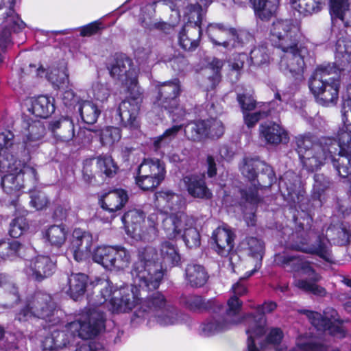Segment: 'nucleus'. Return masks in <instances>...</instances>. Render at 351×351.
I'll return each mask as SVG.
<instances>
[{
    "mask_svg": "<svg viewBox=\"0 0 351 351\" xmlns=\"http://www.w3.org/2000/svg\"><path fill=\"white\" fill-rule=\"evenodd\" d=\"M155 255V250L152 247L140 251L138 258L131 270L132 285L121 287L117 289L108 279L96 278L92 284L99 291L100 298L88 308L98 309L104 315L100 306L110 299L109 310L112 313H128L135 308L134 316L139 317L136 313L146 300H141V292L156 289L163 278L160 267L152 265V261L149 258L152 257L153 259Z\"/></svg>",
    "mask_w": 351,
    "mask_h": 351,
    "instance_id": "f257e3e1",
    "label": "nucleus"
},
{
    "mask_svg": "<svg viewBox=\"0 0 351 351\" xmlns=\"http://www.w3.org/2000/svg\"><path fill=\"white\" fill-rule=\"evenodd\" d=\"M110 75L121 81L128 94L117 110L120 121L130 129L139 127L138 114L142 102V92L138 85V71L132 59L125 54H117L114 60L108 68Z\"/></svg>",
    "mask_w": 351,
    "mask_h": 351,
    "instance_id": "f03ea898",
    "label": "nucleus"
},
{
    "mask_svg": "<svg viewBox=\"0 0 351 351\" xmlns=\"http://www.w3.org/2000/svg\"><path fill=\"white\" fill-rule=\"evenodd\" d=\"M105 328V319L102 312L98 309L86 308L77 320L68 324L67 330L72 333L69 335L64 331H53V335L57 349L65 347L71 342V338L77 337L82 339H90Z\"/></svg>",
    "mask_w": 351,
    "mask_h": 351,
    "instance_id": "7ed1b4c3",
    "label": "nucleus"
},
{
    "mask_svg": "<svg viewBox=\"0 0 351 351\" xmlns=\"http://www.w3.org/2000/svg\"><path fill=\"white\" fill-rule=\"evenodd\" d=\"M308 86L318 103L326 106L335 104L340 86L339 69L330 63L318 66L309 79Z\"/></svg>",
    "mask_w": 351,
    "mask_h": 351,
    "instance_id": "20e7f679",
    "label": "nucleus"
},
{
    "mask_svg": "<svg viewBox=\"0 0 351 351\" xmlns=\"http://www.w3.org/2000/svg\"><path fill=\"white\" fill-rule=\"evenodd\" d=\"M136 315L147 318L151 326L152 321L162 326L178 324L182 322V314L160 292H156L146 298L141 304Z\"/></svg>",
    "mask_w": 351,
    "mask_h": 351,
    "instance_id": "39448f33",
    "label": "nucleus"
},
{
    "mask_svg": "<svg viewBox=\"0 0 351 351\" xmlns=\"http://www.w3.org/2000/svg\"><path fill=\"white\" fill-rule=\"evenodd\" d=\"M316 245H309L301 241L292 245V248L304 253L317 254L324 260L332 262L328 243L337 245H346L351 243L350 230L343 223H337L329 226L325 237H319Z\"/></svg>",
    "mask_w": 351,
    "mask_h": 351,
    "instance_id": "423d86ee",
    "label": "nucleus"
},
{
    "mask_svg": "<svg viewBox=\"0 0 351 351\" xmlns=\"http://www.w3.org/2000/svg\"><path fill=\"white\" fill-rule=\"evenodd\" d=\"M219 306L210 309L212 315L199 325L198 332L202 337H210L223 332L240 322V316L237 315L239 304L234 299L227 302V307L220 302Z\"/></svg>",
    "mask_w": 351,
    "mask_h": 351,
    "instance_id": "0eeeda50",
    "label": "nucleus"
},
{
    "mask_svg": "<svg viewBox=\"0 0 351 351\" xmlns=\"http://www.w3.org/2000/svg\"><path fill=\"white\" fill-rule=\"evenodd\" d=\"M193 217L184 213L167 216L162 219V228L169 239L181 236L185 245L189 247H197L200 244V235L194 227Z\"/></svg>",
    "mask_w": 351,
    "mask_h": 351,
    "instance_id": "6e6552de",
    "label": "nucleus"
},
{
    "mask_svg": "<svg viewBox=\"0 0 351 351\" xmlns=\"http://www.w3.org/2000/svg\"><path fill=\"white\" fill-rule=\"evenodd\" d=\"M145 214L140 210L132 209L126 212L122 217V221L128 234L134 239L149 241L157 234V217L150 215L147 221Z\"/></svg>",
    "mask_w": 351,
    "mask_h": 351,
    "instance_id": "1a4fd4ad",
    "label": "nucleus"
},
{
    "mask_svg": "<svg viewBox=\"0 0 351 351\" xmlns=\"http://www.w3.org/2000/svg\"><path fill=\"white\" fill-rule=\"evenodd\" d=\"M296 144L301 162L308 171L317 170L325 160L330 159L327 146L322 140L319 143H313L310 136H299L296 137Z\"/></svg>",
    "mask_w": 351,
    "mask_h": 351,
    "instance_id": "9d476101",
    "label": "nucleus"
},
{
    "mask_svg": "<svg viewBox=\"0 0 351 351\" xmlns=\"http://www.w3.org/2000/svg\"><path fill=\"white\" fill-rule=\"evenodd\" d=\"M0 169L8 173L1 180L2 187L7 193L16 192L24 187L25 176L34 180H37L36 170L32 167L22 164L14 156H11L10 161H1Z\"/></svg>",
    "mask_w": 351,
    "mask_h": 351,
    "instance_id": "9b49d317",
    "label": "nucleus"
},
{
    "mask_svg": "<svg viewBox=\"0 0 351 351\" xmlns=\"http://www.w3.org/2000/svg\"><path fill=\"white\" fill-rule=\"evenodd\" d=\"M341 116L343 125L337 133L338 141L331 138L322 140L329 154H335L337 152L351 153V84L347 87V98L343 103Z\"/></svg>",
    "mask_w": 351,
    "mask_h": 351,
    "instance_id": "f8f14e48",
    "label": "nucleus"
},
{
    "mask_svg": "<svg viewBox=\"0 0 351 351\" xmlns=\"http://www.w3.org/2000/svg\"><path fill=\"white\" fill-rule=\"evenodd\" d=\"M93 258L107 269L122 271L129 267L132 255L121 245H101L94 250Z\"/></svg>",
    "mask_w": 351,
    "mask_h": 351,
    "instance_id": "ddd939ff",
    "label": "nucleus"
},
{
    "mask_svg": "<svg viewBox=\"0 0 351 351\" xmlns=\"http://www.w3.org/2000/svg\"><path fill=\"white\" fill-rule=\"evenodd\" d=\"M55 311V304L51 295L38 291L27 299L25 306L17 315V319L20 322L25 321L33 316L55 324V320L51 318Z\"/></svg>",
    "mask_w": 351,
    "mask_h": 351,
    "instance_id": "4468645a",
    "label": "nucleus"
},
{
    "mask_svg": "<svg viewBox=\"0 0 351 351\" xmlns=\"http://www.w3.org/2000/svg\"><path fill=\"white\" fill-rule=\"evenodd\" d=\"M180 93V81L177 79L165 82L158 86V95L154 105L161 107L171 115L174 122L181 121L186 114L185 110L178 105Z\"/></svg>",
    "mask_w": 351,
    "mask_h": 351,
    "instance_id": "2eb2a0df",
    "label": "nucleus"
},
{
    "mask_svg": "<svg viewBox=\"0 0 351 351\" xmlns=\"http://www.w3.org/2000/svg\"><path fill=\"white\" fill-rule=\"evenodd\" d=\"M163 162L158 158H146L140 164L135 182L143 191H152L158 187L165 177Z\"/></svg>",
    "mask_w": 351,
    "mask_h": 351,
    "instance_id": "dca6fc26",
    "label": "nucleus"
},
{
    "mask_svg": "<svg viewBox=\"0 0 351 351\" xmlns=\"http://www.w3.org/2000/svg\"><path fill=\"white\" fill-rule=\"evenodd\" d=\"M299 312L305 315L318 331H323L337 338H343L346 336V330L335 309L326 308L324 312V316L318 312L307 309H301Z\"/></svg>",
    "mask_w": 351,
    "mask_h": 351,
    "instance_id": "f3484780",
    "label": "nucleus"
},
{
    "mask_svg": "<svg viewBox=\"0 0 351 351\" xmlns=\"http://www.w3.org/2000/svg\"><path fill=\"white\" fill-rule=\"evenodd\" d=\"M300 25L291 20H277L270 29L271 41L281 50L300 45Z\"/></svg>",
    "mask_w": 351,
    "mask_h": 351,
    "instance_id": "a211bd4d",
    "label": "nucleus"
},
{
    "mask_svg": "<svg viewBox=\"0 0 351 351\" xmlns=\"http://www.w3.org/2000/svg\"><path fill=\"white\" fill-rule=\"evenodd\" d=\"M282 54L279 62L280 70L286 75H290L297 80H302L305 69L304 60L307 49L302 44L291 49L282 50Z\"/></svg>",
    "mask_w": 351,
    "mask_h": 351,
    "instance_id": "6ab92c4d",
    "label": "nucleus"
},
{
    "mask_svg": "<svg viewBox=\"0 0 351 351\" xmlns=\"http://www.w3.org/2000/svg\"><path fill=\"white\" fill-rule=\"evenodd\" d=\"M199 3H189L187 0H159L158 3L169 7L171 10L177 11L179 14L182 10L184 15L187 18L186 24H191L201 27L204 14L202 6L207 7L212 0H198Z\"/></svg>",
    "mask_w": 351,
    "mask_h": 351,
    "instance_id": "aec40b11",
    "label": "nucleus"
},
{
    "mask_svg": "<svg viewBox=\"0 0 351 351\" xmlns=\"http://www.w3.org/2000/svg\"><path fill=\"white\" fill-rule=\"evenodd\" d=\"M55 269L56 262L51 257L38 255L25 261L23 272L29 280L42 282L50 277Z\"/></svg>",
    "mask_w": 351,
    "mask_h": 351,
    "instance_id": "412c9836",
    "label": "nucleus"
},
{
    "mask_svg": "<svg viewBox=\"0 0 351 351\" xmlns=\"http://www.w3.org/2000/svg\"><path fill=\"white\" fill-rule=\"evenodd\" d=\"M14 6L15 4L8 5L0 19V47L2 49L11 43L12 32H19L25 27V23L14 10Z\"/></svg>",
    "mask_w": 351,
    "mask_h": 351,
    "instance_id": "4be33fe9",
    "label": "nucleus"
},
{
    "mask_svg": "<svg viewBox=\"0 0 351 351\" xmlns=\"http://www.w3.org/2000/svg\"><path fill=\"white\" fill-rule=\"evenodd\" d=\"M299 272L307 276L306 278H295L293 285L295 287L306 292L312 293L318 297H325L327 295L326 289L319 285L322 277L305 259L303 261Z\"/></svg>",
    "mask_w": 351,
    "mask_h": 351,
    "instance_id": "5701e85b",
    "label": "nucleus"
},
{
    "mask_svg": "<svg viewBox=\"0 0 351 351\" xmlns=\"http://www.w3.org/2000/svg\"><path fill=\"white\" fill-rule=\"evenodd\" d=\"M92 245V234L80 228H75L73 232L69 251L72 254L73 258L80 262L90 254Z\"/></svg>",
    "mask_w": 351,
    "mask_h": 351,
    "instance_id": "b1692460",
    "label": "nucleus"
},
{
    "mask_svg": "<svg viewBox=\"0 0 351 351\" xmlns=\"http://www.w3.org/2000/svg\"><path fill=\"white\" fill-rule=\"evenodd\" d=\"M152 247L150 246H147L143 248H140L138 250V253L141 250H144L145 248ZM154 250L155 248L153 247ZM156 255L154 256V258L152 259V257L149 258L152 261V265H158L160 267V269L163 274V271L162 269V264H163L165 267H174L178 266L181 261V256L178 251V248L174 241H162L160 245V255L161 258V263H158L156 262L157 258V253L156 251H155ZM139 256V254H138V256Z\"/></svg>",
    "mask_w": 351,
    "mask_h": 351,
    "instance_id": "393cba45",
    "label": "nucleus"
},
{
    "mask_svg": "<svg viewBox=\"0 0 351 351\" xmlns=\"http://www.w3.org/2000/svg\"><path fill=\"white\" fill-rule=\"evenodd\" d=\"M208 36L212 43L216 45H221L228 49L230 42L237 38L235 29L229 27L221 23H210L206 29Z\"/></svg>",
    "mask_w": 351,
    "mask_h": 351,
    "instance_id": "a878e982",
    "label": "nucleus"
},
{
    "mask_svg": "<svg viewBox=\"0 0 351 351\" xmlns=\"http://www.w3.org/2000/svg\"><path fill=\"white\" fill-rule=\"evenodd\" d=\"M35 73L40 77L45 75L47 80L55 88H64L69 85V73L66 64L64 62H60L58 66H51L46 73L40 66L35 70Z\"/></svg>",
    "mask_w": 351,
    "mask_h": 351,
    "instance_id": "bb28decb",
    "label": "nucleus"
},
{
    "mask_svg": "<svg viewBox=\"0 0 351 351\" xmlns=\"http://www.w3.org/2000/svg\"><path fill=\"white\" fill-rule=\"evenodd\" d=\"M25 104L29 112L43 119L49 117L55 110L54 99L45 95L27 98Z\"/></svg>",
    "mask_w": 351,
    "mask_h": 351,
    "instance_id": "cd10ccee",
    "label": "nucleus"
},
{
    "mask_svg": "<svg viewBox=\"0 0 351 351\" xmlns=\"http://www.w3.org/2000/svg\"><path fill=\"white\" fill-rule=\"evenodd\" d=\"M182 180L189 194L192 197L206 199L212 197V193L207 187L203 176H186Z\"/></svg>",
    "mask_w": 351,
    "mask_h": 351,
    "instance_id": "c85d7f7f",
    "label": "nucleus"
},
{
    "mask_svg": "<svg viewBox=\"0 0 351 351\" xmlns=\"http://www.w3.org/2000/svg\"><path fill=\"white\" fill-rule=\"evenodd\" d=\"M88 279V276L84 274H72L68 276L66 284L62 289L71 299L78 300L86 292Z\"/></svg>",
    "mask_w": 351,
    "mask_h": 351,
    "instance_id": "c756f323",
    "label": "nucleus"
},
{
    "mask_svg": "<svg viewBox=\"0 0 351 351\" xmlns=\"http://www.w3.org/2000/svg\"><path fill=\"white\" fill-rule=\"evenodd\" d=\"M49 128L58 141L68 143L75 136L74 123L69 118L62 117L51 121Z\"/></svg>",
    "mask_w": 351,
    "mask_h": 351,
    "instance_id": "7c9ffc66",
    "label": "nucleus"
},
{
    "mask_svg": "<svg viewBox=\"0 0 351 351\" xmlns=\"http://www.w3.org/2000/svg\"><path fill=\"white\" fill-rule=\"evenodd\" d=\"M182 204L181 197L171 191H161L156 194V206L164 213L171 212L170 215L180 213Z\"/></svg>",
    "mask_w": 351,
    "mask_h": 351,
    "instance_id": "2f4dec72",
    "label": "nucleus"
},
{
    "mask_svg": "<svg viewBox=\"0 0 351 351\" xmlns=\"http://www.w3.org/2000/svg\"><path fill=\"white\" fill-rule=\"evenodd\" d=\"M260 135L269 144L278 145L288 141L286 130L278 123L269 121L260 125Z\"/></svg>",
    "mask_w": 351,
    "mask_h": 351,
    "instance_id": "473e14b6",
    "label": "nucleus"
},
{
    "mask_svg": "<svg viewBox=\"0 0 351 351\" xmlns=\"http://www.w3.org/2000/svg\"><path fill=\"white\" fill-rule=\"evenodd\" d=\"M128 196L123 189H116L104 195L99 199L101 208L114 213L120 210L128 202Z\"/></svg>",
    "mask_w": 351,
    "mask_h": 351,
    "instance_id": "72a5a7b5",
    "label": "nucleus"
},
{
    "mask_svg": "<svg viewBox=\"0 0 351 351\" xmlns=\"http://www.w3.org/2000/svg\"><path fill=\"white\" fill-rule=\"evenodd\" d=\"M201 34V27L191 24H185L179 32L178 42L180 46L186 51H194L199 45Z\"/></svg>",
    "mask_w": 351,
    "mask_h": 351,
    "instance_id": "f704fd0d",
    "label": "nucleus"
},
{
    "mask_svg": "<svg viewBox=\"0 0 351 351\" xmlns=\"http://www.w3.org/2000/svg\"><path fill=\"white\" fill-rule=\"evenodd\" d=\"M19 300L18 289L8 277L3 274H0V306L5 308L11 307Z\"/></svg>",
    "mask_w": 351,
    "mask_h": 351,
    "instance_id": "c9c22d12",
    "label": "nucleus"
},
{
    "mask_svg": "<svg viewBox=\"0 0 351 351\" xmlns=\"http://www.w3.org/2000/svg\"><path fill=\"white\" fill-rule=\"evenodd\" d=\"M261 170L268 176L270 183L274 180L271 167L257 158H245L241 167V173L249 180L254 181L257 177V171Z\"/></svg>",
    "mask_w": 351,
    "mask_h": 351,
    "instance_id": "e433bc0d",
    "label": "nucleus"
},
{
    "mask_svg": "<svg viewBox=\"0 0 351 351\" xmlns=\"http://www.w3.org/2000/svg\"><path fill=\"white\" fill-rule=\"evenodd\" d=\"M332 23L341 21L345 27H351V10L349 0H330Z\"/></svg>",
    "mask_w": 351,
    "mask_h": 351,
    "instance_id": "4c0bfd02",
    "label": "nucleus"
},
{
    "mask_svg": "<svg viewBox=\"0 0 351 351\" xmlns=\"http://www.w3.org/2000/svg\"><path fill=\"white\" fill-rule=\"evenodd\" d=\"M276 307L277 304L276 302L271 301L265 302L262 305L257 306L256 315L254 314H249L247 315L245 320L247 326L246 332L251 327L256 330V328H258V326L261 324V321H263V332L258 337H254V341L261 338L262 335H265L266 332V318L265 317V314L271 313L276 308Z\"/></svg>",
    "mask_w": 351,
    "mask_h": 351,
    "instance_id": "58836bf2",
    "label": "nucleus"
},
{
    "mask_svg": "<svg viewBox=\"0 0 351 351\" xmlns=\"http://www.w3.org/2000/svg\"><path fill=\"white\" fill-rule=\"evenodd\" d=\"M213 239L216 244V251L221 256H227L234 247L233 233L226 227L217 228L213 234Z\"/></svg>",
    "mask_w": 351,
    "mask_h": 351,
    "instance_id": "ea45409f",
    "label": "nucleus"
},
{
    "mask_svg": "<svg viewBox=\"0 0 351 351\" xmlns=\"http://www.w3.org/2000/svg\"><path fill=\"white\" fill-rule=\"evenodd\" d=\"M43 239L46 244L56 247H61L66 242L68 230L63 224L52 225L42 231Z\"/></svg>",
    "mask_w": 351,
    "mask_h": 351,
    "instance_id": "a19ab883",
    "label": "nucleus"
},
{
    "mask_svg": "<svg viewBox=\"0 0 351 351\" xmlns=\"http://www.w3.org/2000/svg\"><path fill=\"white\" fill-rule=\"evenodd\" d=\"M185 279L192 287H202L207 282L208 274L202 265L191 263L185 268Z\"/></svg>",
    "mask_w": 351,
    "mask_h": 351,
    "instance_id": "79ce46f5",
    "label": "nucleus"
},
{
    "mask_svg": "<svg viewBox=\"0 0 351 351\" xmlns=\"http://www.w3.org/2000/svg\"><path fill=\"white\" fill-rule=\"evenodd\" d=\"M242 199L245 203L249 204L250 211L249 213L244 211V219L247 226H254L256 222V216L254 208L260 202V197L258 194V189L255 184L253 187H249L247 189L241 191Z\"/></svg>",
    "mask_w": 351,
    "mask_h": 351,
    "instance_id": "37998d69",
    "label": "nucleus"
},
{
    "mask_svg": "<svg viewBox=\"0 0 351 351\" xmlns=\"http://www.w3.org/2000/svg\"><path fill=\"white\" fill-rule=\"evenodd\" d=\"M26 247L18 241H0V257L5 260L13 261L25 256Z\"/></svg>",
    "mask_w": 351,
    "mask_h": 351,
    "instance_id": "c03bdc74",
    "label": "nucleus"
},
{
    "mask_svg": "<svg viewBox=\"0 0 351 351\" xmlns=\"http://www.w3.org/2000/svg\"><path fill=\"white\" fill-rule=\"evenodd\" d=\"M330 160L339 176L347 178L351 174V153L337 152L335 154H330Z\"/></svg>",
    "mask_w": 351,
    "mask_h": 351,
    "instance_id": "a18cd8bd",
    "label": "nucleus"
},
{
    "mask_svg": "<svg viewBox=\"0 0 351 351\" xmlns=\"http://www.w3.org/2000/svg\"><path fill=\"white\" fill-rule=\"evenodd\" d=\"M45 134V128L40 121H34L29 125L25 134L24 143L25 147L29 149L40 144Z\"/></svg>",
    "mask_w": 351,
    "mask_h": 351,
    "instance_id": "49530a36",
    "label": "nucleus"
},
{
    "mask_svg": "<svg viewBox=\"0 0 351 351\" xmlns=\"http://www.w3.org/2000/svg\"><path fill=\"white\" fill-rule=\"evenodd\" d=\"M304 260L303 256L289 254L286 252L275 255V263L288 269L291 272H299L300 266Z\"/></svg>",
    "mask_w": 351,
    "mask_h": 351,
    "instance_id": "de8ad7c7",
    "label": "nucleus"
},
{
    "mask_svg": "<svg viewBox=\"0 0 351 351\" xmlns=\"http://www.w3.org/2000/svg\"><path fill=\"white\" fill-rule=\"evenodd\" d=\"M186 136L193 141H202L208 138L206 122L197 121L189 123L184 128Z\"/></svg>",
    "mask_w": 351,
    "mask_h": 351,
    "instance_id": "09e8293b",
    "label": "nucleus"
},
{
    "mask_svg": "<svg viewBox=\"0 0 351 351\" xmlns=\"http://www.w3.org/2000/svg\"><path fill=\"white\" fill-rule=\"evenodd\" d=\"M182 302L192 311L210 310L213 306L219 308V302L210 300L205 302L201 296L187 295L182 298Z\"/></svg>",
    "mask_w": 351,
    "mask_h": 351,
    "instance_id": "8fccbe9b",
    "label": "nucleus"
},
{
    "mask_svg": "<svg viewBox=\"0 0 351 351\" xmlns=\"http://www.w3.org/2000/svg\"><path fill=\"white\" fill-rule=\"evenodd\" d=\"M276 351H324V348L312 338L300 336L296 341V349L280 347L277 348Z\"/></svg>",
    "mask_w": 351,
    "mask_h": 351,
    "instance_id": "3c124183",
    "label": "nucleus"
},
{
    "mask_svg": "<svg viewBox=\"0 0 351 351\" xmlns=\"http://www.w3.org/2000/svg\"><path fill=\"white\" fill-rule=\"evenodd\" d=\"M335 58L344 65L351 61V40L347 38H339L335 45Z\"/></svg>",
    "mask_w": 351,
    "mask_h": 351,
    "instance_id": "603ef678",
    "label": "nucleus"
},
{
    "mask_svg": "<svg viewBox=\"0 0 351 351\" xmlns=\"http://www.w3.org/2000/svg\"><path fill=\"white\" fill-rule=\"evenodd\" d=\"M79 111L82 120L87 124L95 123L100 114L97 106L88 101L81 104Z\"/></svg>",
    "mask_w": 351,
    "mask_h": 351,
    "instance_id": "864d4df0",
    "label": "nucleus"
},
{
    "mask_svg": "<svg viewBox=\"0 0 351 351\" xmlns=\"http://www.w3.org/2000/svg\"><path fill=\"white\" fill-rule=\"evenodd\" d=\"M14 135L10 131L0 133V163L3 160L10 161L11 156L10 149L13 145Z\"/></svg>",
    "mask_w": 351,
    "mask_h": 351,
    "instance_id": "5fc2aeb1",
    "label": "nucleus"
},
{
    "mask_svg": "<svg viewBox=\"0 0 351 351\" xmlns=\"http://www.w3.org/2000/svg\"><path fill=\"white\" fill-rule=\"evenodd\" d=\"M96 165L99 172L107 177L114 176L118 169L112 157L107 155L99 156L97 158Z\"/></svg>",
    "mask_w": 351,
    "mask_h": 351,
    "instance_id": "6e6d98bb",
    "label": "nucleus"
},
{
    "mask_svg": "<svg viewBox=\"0 0 351 351\" xmlns=\"http://www.w3.org/2000/svg\"><path fill=\"white\" fill-rule=\"evenodd\" d=\"M274 101L269 104L263 105V109L259 110L254 113H247L244 112L243 118L245 123L248 128H252L261 119L266 117L271 114V110L269 109V106L274 105Z\"/></svg>",
    "mask_w": 351,
    "mask_h": 351,
    "instance_id": "4d7b16f0",
    "label": "nucleus"
},
{
    "mask_svg": "<svg viewBox=\"0 0 351 351\" xmlns=\"http://www.w3.org/2000/svg\"><path fill=\"white\" fill-rule=\"evenodd\" d=\"M249 254L261 262L265 250L264 243L255 237H249L245 240Z\"/></svg>",
    "mask_w": 351,
    "mask_h": 351,
    "instance_id": "13d9d810",
    "label": "nucleus"
},
{
    "mask_svg": "<svg viewBox=\"0 0 351 351\" xmlns=\"http://www.w3.org/2000/svg\"><path fill=\"white\" fill-rule=\"evenodd\" d=\"M295 176L291 172H287L279 182V188L284 196L287 195L291 198L295 193L297 187L296 180L291 182L290 180L295 178Z\"/></svg>",
    "mask_w": 351,
    "mask_h": 351,
    "instance_id": "bf43d9fd",
    "label": "nucleus"
},
{
    "mask_svg": "<svg viewBox=\"0 0 351 351\" xmlns=\"http://www.w3.org/2000/svg\"><path fill=\"white\" fill-rule=\"evenodd\" d=\"M250 60L254 65L267 64L270 60L269 50L265 45L254 47L250 52Z\"/></svg>",
    "mask_w": 351,
    "mask_h": 351,
    "instance_id": "052dcab7",
    "label": "nucleus"
},
{
    "mask_svg": "<svg viewBox=\"0 0 351 351\" xmlns=\"http://www.w3.org/2000/svg\"><path fill=\"white\" fill-rule=\"evenodd\" d=\"M182 129V125H173L167 129L162 135L157 137L154 141V146L156 150L169 144Z\"/></svg>",
    "mask_w": 351,
    "mask_h": 351,
    "instance_id": "680f3d73",
    "label": "nucleus"
},
{
    "mask_svg": "<svg viewBox=\"0 0 351 351\" xmlns=\"http://www.w3.org/2000/svg\"><path fill=\"white\" fill-rule=\"evenodd\" d=\"M92 93L95 99L104 101L111 93V86L107 82H96L93 84Z\"/></svg>",
    "mask_w": 351,
    "mask_h": 351,
    "instance_id": "e2e57ef3",
    "label": "nucleus"
},
{
    "mask_svg": "<svg viewBox=\"0 0 351 351\" xmlns=\"http://www.w3.org/2000/svg\"><path fill=\"white\" fill-rule=\"evenodd\" d=\"M121 138L120 130L115 127H106L101 130V141L104 145H112Z\"/></svg>",
    "mask_w": 351,
    "mask_h": 351,
    "instance_id": "0e129e2a",
    "label": "nucleus"
},
{
    "mask_svg": "<svg viewBox=\"0 0 351 351\" xmlns=\"http://www.w3.org/2000/svg\"><path fill=\"white\" fill-rule=\"evenodd\" d=\"M314 180L313 198L319 200L321 203L322 194L329 186V181L323 175L320 174L315 175Z\"/></svg>",
    "mask_w": 351,
    "mask_h": 351,
    "instance_id": "69168bd1",
    "label": "nucleus"
},
{
    "mask_svg": "<svg viewBox=\"0 0 351 351\" xmlns=\"http://www.w3.org/2000/svg\"><path fill=\"white\" fill-rule=\"evenodd\" d=\"M291 5L293 10L304 16L318 12L312 2L306 0H291Z\"/></svg>",
    "mask_w": 351,
    "mask_h": 351,
    "instance_id": "338daca9",
    "label": "nucleus"
},
{
    "mask_svg": "<svg viewBox=\"0 0 351 351\" xmlns=\"http://www.w3.org/2000/svg\"><path fill=\"white\" fill-rule=\"evenodd\" d=\"M208 138H219L224 133L222 122L217 119L206 120Z\"/></svg>",
    "mask_w": 351,
    "mask_h": 351,
    "instance_id": "774afa93",
    "label": "nucleus"
}]
</instances>
